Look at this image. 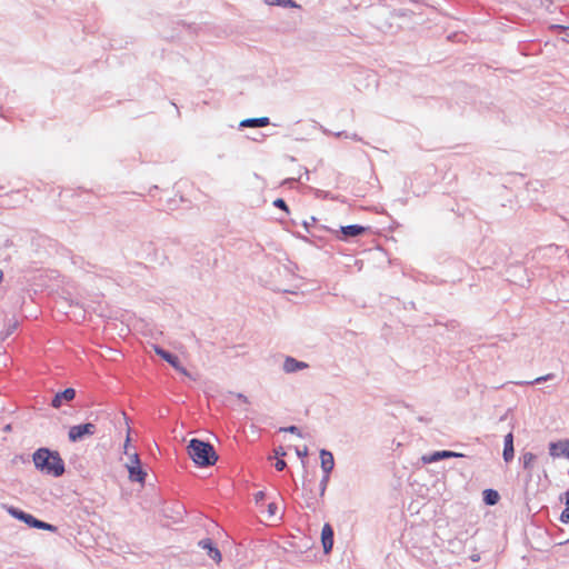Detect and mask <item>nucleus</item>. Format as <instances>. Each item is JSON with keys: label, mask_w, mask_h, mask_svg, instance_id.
Here are the masks:
<instances>
[{"label": "nucleus", "mask_w": 569, "mask_h": 569, "mask_svg": "<svg viewBox=\"0 0 569 569\" xmlns=\"http://www.w3.org/2000/svg\"><path fill=\"white\" fill-rule=\"evenodd\" d=\"M32 460L34 467L44 475L58 478L66 471L64 461L56 450L39 448L33 452Z\"/></svg>", "instance_id": "obj_1"}, {"label": "nucleus", "mask_w": 569, "mask_h": 569, "mask_svg": "<svg viewBox=\"0 0 569 569\" xmlns=\"http://www.w3.org/2000/svg\"><path fill=\"white\" fill-rule=\"evenodd\" d=\"M187 450L189 457L198 467H211L218 461L214 447L209 441L192 438L187 446Z\"/></svg>", "instance_id": "obj_2"}, {"label": "nucleus", "mask_w": 569, "mask_h": 569, "mask_svg": "<svg viewBox=\"0 0 569 569\" xmlns=\"http://www.w3.org/2000/svg\"><path fill=\"white\" fill-rule=\"evenodd\" d=\"M97 432V426L92 422H86L70 427L68 438L71 442H79L91 437Z\"/></svg>", "instance_id": "obj_3"}, {"label": "nucleus", "mask_w": 569, "mask_h": 569, "mask_svg": "<svg viewBox=\"0 0 569 569\" xmlns=\"http://www.w3.org/2000/svg\"><path fill=\"white\" fill-rule=\"evenodd\" d=\"M369 229V227H363L361 224H349L341 226L339 230H330V232L336 233L339 240L348 241L352 238L362 236Z\"/></svg>", "instance_id": "obj_4"}, {"label": "nucleus", "mask_w": 569, "mask_h": 569, "mask_svg": "<svg viewBox=\"0 0 569 569\" xmlns=\"http://www.w3.org/2000/svg\"><path fill=\"white\" fill-rule=\"evenodd\" d=\"M154 351L158 356H160L164 361H167L177 371L181 372L184 376H188V377L190 376L188 370L181 365L180 359L177 355H174L159 346H154Z\"/></svg>", "instance_id": "obj_5"}, {"label": "nucleus", "mask_w": 569, "mask_h": 569, "mask_svg": "<svg viewBox=\"0 0 569 569\" xmlns=\"http://www.w3.org/2000/svg\"><path fill=\"white\" fill-rule=\"evenodd\" d=\"M549 455L552 458H567L569 459V439L552 441L548 446Z\"/></svg>", "instance_id": "obj_6"}, {"label": "nucleus", "mask_w": 569, "mask_h": 569, "mask_svg": "<svg viewBox=\"0 0 569 569\" xmlns=\"http://www.w3.org/2000/svg\"><path fill=\"white\" fill-rule=\"evenodd\" d=\"M462 457H467V456L465 453L456 452V451H451V450H440V451H435L430 455L423 456L422 461L425 463H432V462L440 461L442 459L462 458Z\"/></svg>", "instance_id": "obj_7"}, {"label": "nucleus", "mask_w": 569, "mask_h": 569, "mask_svg": "<svg viewBox=\"0 0 569 569\" xmlns=\"http://www.w3.org/2000/svg\"><path fill=\"white\" fill-rule=\"evenodd\" d=\"M74 398H76V390L73 388H66L64 390L59 391L53 396L50 405L53 408L59 409L64 402H70Z\"/></svg>", "instance_id": "obj_8"}, {"label": "nucleus", "mask_w": 569, "mask_h": 569, "mask_svg": "<svg viewBox=\"0 0 569 569\" xmlns=\"http://www.w3.org/2000/svg\"><path fill=\"white\" fill-rule=\"evenodd\" d=\"M333 528L330 523H325L321 530V543L323 548V552L326 555L330 553L333 548Z\"/></svg>", "instance_id": "obj_9"}, {"label": "nucleus", "mask_w": 569, "mask_h": 569, "mask_svg": "<svg viewBox=\"0 0 569 569\" xmlns=\"http://www.w3.org/2000/svg\"><path fill=\"white\" fill-rule=\"evenodd\" d=\"M198 545L203 550H207L208 557L212 559L216 563H219L222 560L220 550L217 548V546L210 538H204L200 540Z\"/></svg>", "instance_id": "obj_10"}, {"label": "nucleus", "mask_w": 569, "mask_h": 569, "mask_svg": "<svg viewBox=\"0 0 569 569\" xmlns=\"http://www.w3.org/2000/svg\"><path fill=\"white\" fill-rule=\"evenodd\" d=\"M513 433L512 432H509L505 436V439H503V452H502V457H503V460L508 463L510 461H512L513 457H515V446H513Z\"/></svg>", "instance_id": "obj_11"}, {"label": "nucleus", "mask_w": 569, "mask_h": 569, "mask_svg": "<svg viewBox=\"0 0 569 569\" xmlns=\"http://www.w3.org/2000/svg\"><path fill=\"white\" fill-rule=\"evenodd\" d=\"M309 365L307 362L295 359L293 357H287L283 362V370L287 373H293L299 370L308 368Z\"/></svg>", "instance_id": "obj_12"}, {"label": "nucleus", "mask_w": 569, "mask_h": 569, "mask_svg": "<svg viewBox=\"0 0 569 569\" xmlns=\"http://www.w3.org/2000/svg\"><path fill=\"white\" fill-rule=\"evenodd\" d=\"M320 461H321L322 472L330 475L335 468L333 455L327 449H321L320 450Z\"/></svg>", "instance_id": "obj_13"}, {"label": "nucleus", "mask_w": 569, "mask_h": 569, "mask_svg": "<svg viewBox=\"0 0 569 569\" xmlns=\"http://www.w3.org/2000/svg\"><path fill=\"white\" fill-rule=\"evenodd\" d=\"M129 471V479L133 482L144 483L147 472L142 469L141 465H127Z\"/></svg>", "instance_id": "obj_14"}, {"label": "nucleus", "mask_w": 569, "mask_h": 569, "mask_svg": "<svg viewBox=\"0 0 569 569\" xmlns=\"http://www.w3.org/2000/svg\"><path fill=\"white\" fill-rule=\"evenodd\" d=\"M8 512L14 518L22 522H24L27 526L31 527L33 523V520L36 517H33L31 513H28L17 507H9Z\"/></svg>", "instance_id": "obj_15"}, {"label": "nucleus", "mask_w": 569, "mask_h": 569, "mask_svg": "<svg viewBox=\"0 0 569 569\" xmlns=\"http://www.w3.org/2000/svg\"><path fill=\"white\" fill-rule=\"evenodd\" d=\"M270 123L268 117L248 118L240 122L241 128H262Z\"/></svg>", "instance_id": "obj_16"}, {"label": "nucleus", "mask_w": 569, "mask_h": 569, "mask_svg": "<svg viewBox=\"0 0 569 569\" xmlns=\"http://www.w3.org/2000/svg\"><path fill=\"white\" fill-rule=\"evenodd\" d=\"M482 500L487 506H495L500 500V495L495 489H485L482 491Z\"/></svg>", "instance_id": "obj_17"}, {"label": "nucleus", "mask_w": 569, "mask_h": 569, "mask_svg": "<svg viewBox=\"0 0 569 569\" xmlns=\"http://www.w3.org/2000/svg\"><path fill=\"white\" fill-rule=\"evenodd\" d=\"M537 459V456L532 452H525L522 456H521V461H522V467L523 469L526 470H531L532 467H533V462L536 461Z\"/></svg>", "instance_id": "obj_18"}, {"label": "nucleus", "mask_w": 569, "mask_h": 569, "mask_svg": "<svg viewBox=\"0 0 569 569\" xmlns=\"http://www.w3.org/2000/svg\"><path fill=\"white\" fill-rule=\"evenodd\" d=\"M269 6H280L283 8H297L298 4L293 0H264Z\"/></svg>", "instance_id": "obj_19"}, {"label": "nucleus", "mask_w": 569, "mask_h": 569, "mask_svg": "<svg viewBox=\"0 0 569 569\" xmlns=\"http://www.w3.org/2000/svg\"><path fill=\"white\" fill-rule=\"evenodd\" d=\"M565 505L566 508L562 510L559 520L562 523H569V490L565 492Z\"/></svg>", "instance_id": "obj_20"}, {"label": "nucleus", "mask_w": 569, "mask_h": 569, "mask_svg": "<svg viewBox=\"0 0 569 569\" xmlns=\"http://www.w3.org/2000/svg\"><path fill=\"white\" fill-rule=\"evenodd\" d=\"M329 480H330V475L329 473H323V476H322V478L320 480V483H319V495H320V497L325 496L327 487H328V483H329Z\"/></svg>", "instance_id": "obj_21"}, {"label": "nucleus", "mask_w": 569, "mask_h": 569, "mask_svg": "<svg viewBox=\"0 0 569 569\" xmlns=\"http://www.w3.org/2000/svg\"><path fill=\"white\" fill-rule=\"evenodd\" d=\"M280 432H290L293 435H297L299 437H302L300 429L297 426H289V427H282L279 429Z\"/></svg>", "instance_id": "obj_22"}, {"label": "nucleus", "mask_w": 569, "mask_h": 569, "mask_svg": "<svg viewBox=\"0 0 569 569\" xmlns=\"http://www.w3.org/2000/svg\"><path fill=\"white\" fill-rule=\"evenodd\" d=\"M273 206L276 208L281 209V210H283V211L289 213V207H288L287 202L282 198H277L273 201Z\"/></svg>", "instance_id": "obj_23"}, {"label": "nucleus", "mask_w": 569, "mask_h": 569, "mask_svg": "<svg viewBox=\"0 0 569 569\" xmlns=\"http://www.w3.org/2000/svg\"><path fill=\"white\" fill-rule=\"evenodd\" d=\"M555 378V375L553 373H548L546 376H541V377H538L536 378L533 381H531L530 383L533 385V383H541V382H545V381H548V380H551Z\"/></svg>", "instance_id": "obj_24"}, {"label": "nucleus", "mask_w": 569, "mask_h": 569, "mask_svg": "<svg viewBox=\"0 0 569 569\" xmlns=\"http://www.w3.org/2000/svg\"><path fill=\"white\" fill-rule=\"evenodd\" d=\"M336 136L337 137L350 138V139H353L356 141H361V138L357 133L348 134L346 131H341V132L336 133Z\"/></svg>", "instance_id": "obj_25"}, {"label": "nucleus", "mask_w": 569, "mask_h": 569, "mask_svg": "<svg viewBox=\"0 0 569 569\" xmlns=\"http://www.w3.org/2000/svg\"><path fill=\"white\" fill-rule=\"evenodd\" d=\"M266 500V492L264 491H258L254 493V501L257 505L262 503Z\"/></svg>", "instance_id": "obj_26"}, {"label": "nucleus", "mask_w": 569, "mask_h": 569, "mask_svg": "<svg viewBox=\"0 0 569 569\" xmlns=\"http://www.w3.org/2000/svg\"><path fill=\"white\" fill-rule=\"evenodd\" d=\"M287 467V462L283 460V459H277L276 463H274V468L278 470V471H282L284 470Z\"/></svg>", "instance_id": "obj_27"}, {"label": "nucleus", "mask_w": 569, "mask_h": 569, "mask_svg": "<svg viewBox=\"0 0 569 569\" xmlns=\"http://www.w3.org/2000/svg\"><path fill=\"white\" fill-rule=\"evenodd\" d=\"M277 511H278V506L274 502H270L268 505V513H269V516L270 517L276 516Z\"/></svg>", "instance_id": "obj_28"}, {"label": "nucleus", "mask_w": 569, "mask_h": 569, "mask_svg": "<svg viewBox=\"0 0 569 569\" xmlns=\"http://www.w3.org/2000/svg\"><path fill=\"white\" fill-rule=\"evenodd\" d=\"M315 223H316V218H315V217H311V218H310V221H307V220H306V221H303V223H302V224H303V227H305L306 231H307L308 233H311V232H310V227H312Z\"/></svg>", "instance_id": "obj_29"}, {"label": "nucleus", "mask_w": 569, "mask_h": 569, "mask_svg": "<svg viewBox=\"0 0 569 569\" xmlns=\"http://www.w3.org/2000/svg\"><path fill=\"white\" fill-rule=\"evenodd\" d=\"M44 523H46V521H42V520H40L38 518H34L33 523H32V526L30 528H36V529H41L42 530L44 528Z\"/></svg>", "instance_id": "obj_30"}, {"label": "nucleus", "mask_w": 569, "mask_h": 569, "mask_svg": "<svg viewBox=\"0 0 569 569\" xmlns=\"http://www.w3.org/2000/svg\"><path fill=\"white\" fill-rule=\"evenodd\" d=\"M129 461L130 463L129 465H141L140 463V459H139V456L137 452L132 453V455H129Z\"/></svg>", "instance_id": "obj_31"}, {"label": "nucleus", "mask_w": 569, "mask_h": 569, "mask_svg": "<svg viewBox=\"0 0 569 569\" xmlns=\"http://www.w3.org/2000/svg\"><path fill=\"white\" fill-rule=\"evenodd\" d=\"M274 456L277 459H280V457H284L286 456V451L283 449V447H278L274 449Z\"/></svg>", "instance_id": "obj_32"}, {"label": "nucleus", "mask_w": 569, "mask_h": 569, "mask_svg": "<svg viewBox=\"0 0 569 569\" xmlns=\"http://www.w3.org/2000/svg\"><path fill=\"white\" fill-rule=\"evenodd\" d=\"M296 453L300 458H305L308 455V448L305 447L303 449L296 448Z\"/></svg>", "instance_id": "obj_33"}, {"label": "nucleus", "mask_w": 569, "mask_h": 569, "mask_svg": "<svg viewBox=\"0 0 569 569\" xmlns=\"http://www.w3.org/2000/svg\"><path fill=\"white\" fill-rule=\"evenodd\" d=\"M42 530L56 532L58 530V528L49 522H46L44 528Z\"/></svg>", "instance_id": "obj_34"}, {"label": "nucleus", "mask_w": 569, "mask_h": 569, "mask_svg": "<svg viewBox=\"0 0 569 569\" xmlns=\"http://www.w3.org/2000/svg\"><path fill=\"white\" fill-rule=\"evenodd\" d=\"M18 327V322L14 321L13 323L9 325L8 327V330H7V336L11 335Z\"/></svg>", "instance_id": "obj_35"}, {"label": "nucleus", "mask_w": 569, "mask_h": 569, "mask_svg": "<svg viewBox=\"0 0 569 569\" xmlns=\"http://www.w3.org/2000/svg\"><path fill=\"white\" fill-rule=\"evenodd\" d=\"M237 398L242 400L243 402H249L248 398L244 395H242V393H237Z\"/></svg>", "instance_id": "obj_36"}, {"label": "nucleus", "mask_w": 569, "mask_h": 569, "mask_svg": "<svg viewBox=\"0 0 569 569\" xmlns=\"http://www.w3.org/2000/svg\"><path fill=\"white\" fill-rule=\"evenodd\" d=\"M566 543H569V538L560 540V541L557 542L558 546H563Z\"/></svg>", "instance_id": "obj_37"}, {"label": "nucleus", "mask_w": 569, "mask_h": 569, "mask_svg": "<svg viewBox=\"0 0 569 569\" xmlns=\"http://www.w3.org/2000/svg\"><path fill=\"white\" fill-rule=\"evenodd\" d=\"M307 507H308V508H310V509H312V510H316V506H315V503H313V502L308 501V502H307Z\"/></svg>", "instance_id": "obj_38"}, {"label": "nucleus", "mask_w": 569, "mask_h": 569, "mask_svg": "<svg viewBox=\"0 0 569 569\" xmlns=\"http://www.w3.org/2000/svg\"><path fill=\"white\" fill-rule=\"evenodd\" d=\"M560 28L563 29L566 36L569 37V27H560Z\"/></svg>", "instance_id": "obj_39"}, {"label": "nucleus", "mask_w": 569, "mask_h": 569, "mask_svg": "<svg viewBox=\"0 0 569 569\" xmlns=\"http://www.w3.org/2000/svg\"><path fill=\"white\" fill-rule=\"evenodd\" d=\"M4 246L6 247L12 246V241L10 239H7L6 242H4Z\"/></svg>", "instance_id": "obj_40"}, {"label": "nucleus", "mask_w": 569, "mask_h": 569, "mask_svg": "<svg viewBox=\"0 0 569 569\" xmlns=\"http://www.w3.org/2000/svg\"><path fill=\"white\" fill-rule=\"evenodd\" d=\"M3 280V271L0 269V283L2 282Z\"/></svg>", "instance_id": "obj_41"}, {"label": "nucleus", "mask_w": 569, "mask_h": 569, "mask_svg": "<svg viewBox=\"0 0 569 569\" xmlns=\"http://www.w3.org/2000/svg\"><path fill=\"white\" fill-rule=\"evenodd\" d=\"M293 181H295V179H287V180L284 181V183H287V182H290V183H291V182H293Z\"/></svg>", "instance_id": "obj_42"}, {"label": "nucleus", "mask_w": 569, "mask_h": 569, "mask_svg": "<svg viewBox=\"0 0 569 569\" xmlns=\"http://www.w3.org/2000/svg\"><path fill=\"white\" fill-rule=\"evenodd\" d=\"M557 529H558V531H559V535H562V533H563V529H561V528H559V527H558Z\"/></svg>", "instance_id": "obj_43"}]
</instances>
